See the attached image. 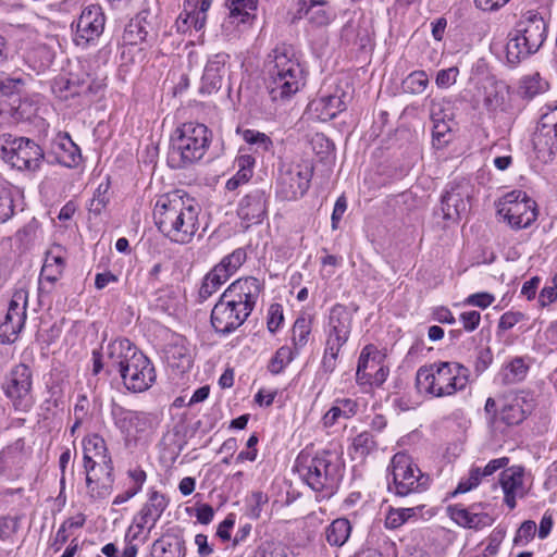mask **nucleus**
Here are the masks:
<instances>
[{"label":"nucleus","instance_id":"obj_1","mask_svg":"<svg viewBox=\"0 0 557 557\" xmlns=\"http://www.w3.org/2000/svg\"><path fill=\"white\" fill-rule=\"evenodd\" d=\"M200 207L178 191L161 195L153 207L158 230L171 242L189 244L199 230Z\"/></svg>","mask_w":557,"mask_h":557},{"label":"nucleus","instance_id":"obj_2","mask_svg":"<svg viewBox=\"0 0 557 557\" xmlns=\"http://www.w3.org/2000/svg\"><path fill=\"white\" fill-rule=\"evenodd\" d=\"M268 89L273 101H285L296 95L305 85L307 70L301 55L292 45L281 44L269 55Z\"/></svg>","mask_w":557,"mask_h":557},{"label":"nucleus","instance_id":"obj_3","mask_svg":"<svg viewBox=\"0 0 557 557\" xmlns=\"http://www.w3.org/2000/svg\"><path fill=\"white\" fill-rule=\"evenodd\" d=\"M295 468L302 481L321 498H330L338 490L344 475V461L338 453L322 450L315 455L301 451Z\"/></svg>","mask_w":557,"mask_h":557},{"label":"nucleus","instance_id":"obj_4","mask_svg":"<svg viewBox=\"0 0 557 557\" xmlns=\"http://www.w3.org/2000/svg\"><path fill=\"white\" fill-rule=\"evenodd\" d=\"M547 35L548 23L540 12L529 10L522 13L508 35L506 45L508 62L517 64L537 52Z\"/></svg>","mask_w":557,"mask_h":557},{"label":"nucleus","instance_id":"obj_5","mask_svg":"<svg viewBox=\"0 0 557 557\" xmlns=\"http://www.w3.org/2000/svg\"><path fill=\"white\" fill-rule=\"evenodd\" d=\"M469 382V369L458 362L440 361L420 367L416 385L421 393L445 397L463 391Z\"/></svg>","mask_w":557,"mask_h":557},{"label":"nucleus","instance_id":"obj_6","mask_svg":"<svg viewBox=\"0 0 557 557\" xmlns=\"http://www.w3.org/2000/svg\"><path fill=\"white\" fill-rule=\"evenodd\" d=\"M211 133L205 124L188 122L176 129L168 154L173 169H183L199 161L209 148Z\"/></svg>","mask_w":557,"mask_h":557},{"label":"nucleus","instance_id":"obj_7","mask_svg":"<svg viewBox=\"0 0 557 557\" xmlns=\"http://www.w3.org/2000/svg\"><path fill=\"white\" fill-rule=\"evenodd\" d=\"M387 490L398 497L422 493L431 485V476L422 472L413 459L405 454L397 453L387 467Z\"/></svg>","mask_w":557,"mask_h":557},{"label":"nucleus","instance_id":"obj_8","mask_svg":"<svg viewBox=\"0 0 557 557\" xmlns=\"http://www.w3.org/2000/svg\"><path fill=\"white\" fill-rule=\"evenodd\" d=\"M352 318L346 307L335 305L330 312L324 355L321 367L325 373H332L337 363L338 354L347 343L351 332Z\"/></svg>","mask_w":557,"mask_h":557},{"label":"nucleus","instance_id":"obj_9","mask_svg":"<svg viewBox=\"0 0 557 557\" xmlns=\"http://www.w3.org/2000/svg\"><path fill=\"white\" fill-rule=\"evenodd\" d=\"M0 157L17 170L36 171L45 159V153L42 148L29 138L2 134Z\"/></svg>","mask_w":557,"mask_h":557},{"label":"nucleus","instance_id":"obj_10","mask_svg":"<svg viewBox=\"0 0 557 557\" xmlns=\"http://www.w3.org/2000/svg\"><path fill=\"white\" fill-rule=\"evenodd\" d=\"M313 165L308 160L282 162L277 177V195L285 200L301 198L309 189Z\"/></svg>","mask_w":557,"mask_h":557},{"label":"nucleus","instance_id":"obj_11","mask_svg":"<svg viewBox=\"0 0 557 557\" xmlns=\"http://www.w3.org/2000/svg\"><path fill=\"white\" fill-rule=\"evenodd\" d=\"M138 351L139 349L127 338L111 341L99 350L92 351V374L98 375L102 370H106L108 375L113 372L120 374Z\"/></svg>","mask_w":557,"mask_h":557},{"label":"nucleus","instance_id":"obj_12","mask_svg":"<svg viewBox=\"0 0 557 557\" xmlns=\"http://www.w3.org/2000/svg\"><path fill=\"white\" fill-rule=\"evenodd\" d=\"M497 213L515 230L529 227L537 216L535 201L521 190L505 195Z\"/></svg>","mask_w":557,"mask_h":557},{"label":"nucleus","instance_id":"obj_13","mask_svg":"<svg viewBox=\"0 0 557 557\" xmlns=\"http://www.w3.org/2000/svg\"><path fill=\"white\" fill-rule=\"evenodd\" d=\"M33 373L28 366L16 364L7 376L4 393L17 411L27 412L35 400L32 392Z\"/></svg>","mask_w":557,"mask_h":557},{"label":"nucleus","instance_id":"obj_14","mask_svg":"<svg viewBox=\"0 0 557 557\" xmlns=\"http://www.w3.org/2000/svg\"><path fill=\"white\" fill-rule=\"evenodd\" d=\"M106 16L101 7L91 4L83 9L81 15L71 24L73 42L86 49L100 38L104 30Z\"/></svg>","mask_w":557,"mask_h":557},{"label":"nucleus","instance_id":"obj_15","mask_svg":"<svg viewBox=\"0 0 557 557\" xmlns=\"http://www.w3.org/2000/svg\"><path fill=\"white\" fill-rule=\"evenodd\" d=\"M134 356L123 368L120 376L126 389L133 393H143L153 385L157 373L151 360L140 350Z\"/></svg>","mask_w":557,"mask_h":557},{"label":"nucleus","instance_id":"obj_16","mask_svg":"<svg viewBox=\"0 0 557 557\" xmlns=\"http://www.w3.org/2000/svg\"><path fill=\"white\" fill-rule=\"evenodd\" d=\"M28 294L24 289L16 290L8 307L3 322L0 323V342L2 344L13 343L24 327L26 321Z\"/></svg>","mask_w":557,"mask_h":557},{"label":"nucleus","instance_id":"obj_17","mask_svg":"<svg viewBox=\"0 0 557 557\" xmlns=\"http://www.w3.org/2000/svg\"><path fill=\"white\" fill-rule=\"evenodd\" d=\"M249 315L248 311L222 294L211 311V324L216 333L228 335L242 326Z\"/></svg>","mask_w":557,"mask_h":557},{"label":"nucleus","instance_id":"obj_18","mask_svg":"<svg viewBox=\"0 0 557 557\" xmlns=\"http://www.w3.org/2000/svg\"><path fill=\"white\" fill-rule=\"evenodd\" d=\"M471 197V186L468 181L461 180L448 184L441 199L443 218L457 222L468 211Z\"/></svg>","mask_w":557,"mask_h":557},{"label":"nucleus","instance_id":"obj_19","mask_svg":"<svg viewBox=\"0 0 557 557\" xmlns=\"http://www.w3.org/2000/svg\"><path fill=\"white\" fill-rule=\"evenodd\" d=\"M263 289V282L253 276H245L234 281L223 295L251 314Z\"/></svg>","mask_w":557,"mask_h":557},{"label":"nucleus","instance_id":"obj_20","mask_svg":"<svg viewBox=\"0 0 557 557\" xmlns=\"http://www.w3.org/2000/svg\"><path fill=\"white\" fill-rule=\"evenodd\" d=\"M83 462L85 474L97 470L113 472V462L103 437L92 434L83 441Z\"/></svg>","mask_w":557,"mask_h":557},{"label":"nucleus","instance_id":"obj_21","mask_svg":"<svg viewBox=\"0 0 557 557\" xmlns=\"http://www.w3.org/2000/svg\"><path fill=\"white\" fill-rule=\"evenodd\" d=\"M111 414L116 428L127 438H137L151 428L150 414L144 411H134L120 405H113Z\"/></svg>","mask_w":557,"mask_h":557},{"label":"nucleus","instance_id":"obj_22","mask_svg":"<svg viewBox=\"0 0 557 557\" xmlns=\"http://www.w3.org/2000/svg\"><path fill=\"white\" fill-rule=\"evenodd\" d=\"M269 195L262 189L247 194L239 202L237 214L249 224H259L267 216Z\"/></svg>","mask_w":557,"mask_h":557},{"label":"nucleus","instance_id":"obj_23","mask_svg":"<svg viewBox=\"0 0 557 557\" xmlns=\"http://www.w3.org/2000/svg\"><path fill=\"white\" fill-rule=\"evenodd\" d=\"M524 472L522 467H510L500 473L499 483L504 492V503L513 509L517 505L516 499L522 498L527 494L523 483Z\"/></svg>","mask_w":557,"mask_h":557},{"label":"nucleus","instance_id":"obj_24","mask_svg":"<svg viewBox=\"0 0 557 557\" xmlns=\"http://www.w3.org/2000/svg\"><path fill=\"white\" fill-rule=\"evenodd\" d=\"M228 60L226 53H216L209 58L201 77L200 91L206 94L216 92L223 84Z\"/></svg>","mask_w":557,"mask_h":557},{"label":"nucleus","instance_id":"obj_25","mask_svg":"<svg viewBox=\"0 0 557 557\" xmlns=\"http://www.w3.org/2000/svg\"><path fill=\"white\" fill-rule=\"evenodd\" d=\"M54 50L51 47V37L45 41L33 44L25 52L24 60L37 73L48 70L54 60Z\"/></svg>","mask_w":557,"mask_h":557},{"label":"nucleus","instance_id":"obj_26","mask_svg":"<svg viewBox=\"0 0 557 557\" xmlns=\"http://www.w3.org/2000/svg\"><path fill=\"white\" fill-rule=\"evenodd\" d=\"M25 460V441L24 438H17L0 451V476L16 473L22 469Z\"/></svg>","mask_w":557,"mask_h":557},{"label":"nucleus","instance_id":"obj_27","mask_svg":"<svg viewBox=\"0 0 557 557\" xmlns=\"http://www.w3.org/2000/svg\"><path fill=\"white\" fill-rule=\"evenodd\" d=\"M475 505L466 508L461 505L448 507L450 518L459 525L469 529H482L493 523V518L486 512L474 511Z\"/></svg>","mask_w":557,"mask_h":557},{"label":"nucleus","instance_id":"obj_28","mask_svg":"<svg viewBox=\"0 0 557 557\" xmlns=\"http://www.w3.org/2000/svg\"><path fill=\"white\" fill-rule=\"evenodd\" d=\"M165 357L170 367L182 372L189 369L193 363V356L188 341L181 335L172 336L165 349Z\"/></svg>","mask_w":557,"mask_h":557},{"label":"nucleus","instance_id":"obj_29","mask_svg":"<svg viewBox=\"0 0 557 557\" xmlns=\"http://www.w3.org/2000/svg\"><path fill=\"white\" fill-rule=\"evenodd\" d=\"M532 408L533 400H528L527 394L520 392L508 404L504 405L500 411V420L507 425L519 424L531 413Z\"/></svg>","mask_w":557,"mask_h":557},{"label":"nucleus","instance_id":"obj_30","mask_svg":"<svg viewBox=\"0 0 557 557\" xmlns=\"http://www.w3.org/2000/svg\"><path fill=\"white\" fill-rule=\"evenodd\" d=\"M479 95L488 112L504 111L508 87L503 82L488 81L479 88Z\"/></svg>","mask_w":557,"mask_h":557},{"label":"nucleus","instance_id":"obj_31","mask_svg":"<svg viewBox=\"0 0 557 557\" xmlns=\"http://www.w3.org/2000/svg\"><path fill=\"white\" fill-rule=\"evenodd\" d=\"M54 161L66 168H75L82 160L78 146L65 134L53 143Z\"/></svg>","mask_w":557,"mask_h":557},{"label":"nucleus","instance_id":"obj_32","mask_svg":"<svg viewBox=\"0 0 557 557\" xmlns=\"http://www.w3.org/2000/svg\"><path fill=\"white\" fill-rule=\"evenodd\" d=\"M383 361V357L372 345H367L359 356L356 381L359 385H366L371 381L372 373Z\"/></svg>","mask_w":557,"mask_h":557},{"label":"nucleus","instance_id":"obj_33","mask_svg":"<svg viewBox=\"0 0 557 557\" xmlns=\"http://www.w3.org/2000/svg\"><path fill=\"white\" fill-rule=\"evenodd\" d=\"M533 145L539 153L547 154L548 157L555 154L557 151V127H553L552 123L541 116L533 136Z\"/></svg>","mask_w":557,"mask_h":557},{"label":"nucleus","instance_id":"obj_34","mask_svg":"<svg viewBox=\"0 0 557 557\" xmlns=\"http://www.w3.org/2000/svg\"><path fill=\"white\" fill-rule=\"evenodd\" d=\"M64 267V258L61 255H55L52 250H49L40 271L39 289L41 292H50V288H47L46 284H54L61 277Z\"/></svg>","mask_w":557,"mask_h":557},{"label":"nucleus","instance_id":"obj_35","mask_svg":"<svg viewBox=\"0 0 557 557\" xmlns=\"http://www.w3.org/2000/svg\"><path fill=\"white\" fill-rule=\"evenodd\" d=\"M185 541L178 535H163L151 545L152 557H185Z\"/></svg>","mask_w":557,"mask_h":557},{"label":"nucleus","instance_id":"obj_36","mask_svg":"<svg viewBox=\"0 0 557 557\" xmlns=\"http://www.w3.org/2000/svg\"><path fill=\"white\" fill-rule=\"evenodd\" d=\"M311 110L321 121H330L345 110V103L338 95H326L314 99L310 103Z\"/></svg>","mask_w":557,"mask_h":557},{"label":"nucleus","instance_id":"obj_37","mask_svg":"<svg viewBox=\"0 0 557 557\" xmlns=\"http://www.w3.org/2000/svg\"><path fill=\"white\" fill-rule=\"evenodd\" d=\"M168 505L169 499L164 494H161L158 491H150L148 493V499L143 505L138 513L150 522L149 531H152V529L156 527L158 520L161 518Z\"/></svg>","mask_w":557,"mask_h":557},{"label":"nucleus","instance_id":"obj_38","mask_svg":"<svg viewBox=\"0 0 557 557\" xmlns=\"http://www.w3.org/2000/svg\"><path fill=\"white\" fill-rule=\"evenodd\" d=\"M327 0H300L298 12L308 16L311 24L325 26L332 20V14L325 9Z\"/></svg>","mask_w":557,"mask_h":557},{"label":"nucleus","instance_id":"obj_39","mask_svg":"<svg viewBox=\"0 0 557 557\" xmlns=\"http://www.w3.org/2000/svg\"><path fill=\"white\" fill-rule=\"evenodd\" d=\"M113 482V472H103V476L90 472L86 474L87 493L94 499H104L112 493Z\"/></svg>","mask_w":557,"mask_h":557},{"label":"nucleus","instance_id":"obj_40","mask_svg":"<svg viewBox=\"0 0 557 557\" xmlns=\"http://www.w3.org/2000/svg\"><path fill=\"white\" fill-rule=\"evenodd\" d=\"M351 529L352 528L348 519L337 518L325 528V541L333 547H342L348 541Z\"/></svg>","mask_w":557,"mask_h":557},{"label":"nucleus","instance_id":"obj_41","mask_svg":"<svg viewBox=\"0 0 557 557\" xmlns=\"http://www.w3.org/2000/svg\"><path fill=\"white\" fill-rule=\"evenodd\" d=\"M231 23H248L257 10V0H226Z\"/></svg>","mask_w":557,"mask_h":557},{"label":"nucleus","instance_id":"obj_42","mask_svg":"<svg viewBox=\"0 0 557 557\" xmlns=\"http://www.w3.org/2000/svg\"><path fill=\"white\" fill-rule=\"evenodd\" d=\"M529 364L523 357H515L510 362L503 367L499 372V379L503 385L517 384L523 381L528 374Z\"/></svg>","mask_w":557,"mask_h":557},{"label":"nucleus","instance_id":"obj_43","mask_svg":"<svg viewBox=\"0 0 557 557\" xmlns=\"http://www.w3.org/2000/svg\"><path fill=\"white\" fill-rule=\"evenodd\" d=\"M147 35L148 30L146 18L137 15L125 25L122 41L123 45H138L146 39Z\"/></svg>","mask_w":557,"mask_h":557},{"label":"nucleus","instance_id":"obj_44","mask_svg":"<svg viewBox=\"0 0 557 557\" xmlns=\"http://www.w3.org/2000/svg\"><path fill=\"white\" fill-rule=\"evenodd\" d=\"M21 530V517L12 515L0 516V543L12 546L16 543Z\"/></svg>","mask_w":557,"mask_h":557},{"label":"nucleus","instance_id":"obj_45","mask_svg":"<svg viewBox=\"0 0 557 557\" xmlns=\"http://www.w3.org/2000/svg\"><path fill=\"white\" fill-rule=\"evenodd\" d=\"M247 253L244 248H237L232 253L225 256L215 267V272L224 275L228 280L244 264Z\"/></svg>","mask_w":557,"mask_h":557},{"label":"nucleus","instance_id":"obj_46","mask_svg":"<svg viewBox=\"0 0 557 557\" xmlns=\"http://www.w3.org/2000/svg\"><path fill=\"white\" fill-rule=\"evenodd\" d=\"M293 344L296 352L302 348L309 339L311 333V320L305 315H300L296 319L293 325Z\"/></svg>","mask_w":557,"mask_h":557},{"label":"nucleus","instance_id":"obj_47","mask_svg":"<svg viewBox=\"0 0 557 557\" xmlns=\"http://www.w3.org/2000/svg\"><path fill=\"white\" fill-rule=\"evenodd\" d=\"M227 280L224 275L215 272L213 268L209 273L203 277L202 284L199 289V299L200 301L207 300L210 296H212Z\"/></svg>","mask_w":557,"mask_h":557},{"label":"nucleus","instance_id":"obj_48","mask_svg":"<svg viewBox=\"0 0 557 557\" xmlns=\"http://www.w3.org/2000/svg\"><path fill=\"white\" fill-rule=\"evenodd\" d=\"M14 122L28 121L36 115L37 107L28 99H16L8 110Z\"/></svg>","mask_w":557,"mask_h":557},{"label":"nucleus","instance_id":"obj_49","mask_svg":"<svg viewBox=\"0 0 557 557\" xmlns=\"http://www.w3.org/2000/svg\"><path fill=\"white\" fill-rule=\"evenodd\" d=\"M421 507L396 508L391 509L385 519V525L388 529H397L411 518L417 517Z\"/></svg>","mask_w":557,"mask_h":557},{"label":"nucleus","instance_id":"obj_50","mask_svg":"<svg viewBox=\"0 0 557 557\" xmlns=\"http://www.w3.org/2000/svg\"><path fill=\"white\" fill-rule=\"evenodd\" d=\"M548 87L546 81L542 79L539 74L527 76L522 79L520 85V92L525 98H533L539 94L544 92Z\"/></svg>","mask_w":557,"mask_h":557},{"label":"nucleus","instance_id":"obj_51","mask_svg":"<svg viewBox=\"0 0 557 557\" xmlns=\"http://www.w3.org/2000/svg\"><path fill=\"white\" fill-rule=\"evenodd\" d=\"M196 7H186L185 5V17H183V14L180 15L177 20V28L178 30L185 32V28L183 26L193 25L196 30H200L203 28L207 20V15L205 13H201L200 11H196Z\"/></svg>","mask_w":557,"mask_h":557},{"label":"nucleus","instance_id":"obj_52","mask_svg":"<svg viewBox=\"0 0 557 557\" xmlns=\"http://www.w3.org/2000/svg\"><path fill=\"white\" fill-rule=\"evenodd\" d=\"M294 356V351L290 347L282 346L270 360L268 366L269 371L272 374L281 373L285 367L293 361Z\"/></svg>","mask_w":557,"mask_h":557},{"label":"nucleus","instance_id":"obj_53","mask_svg":"<svg viewBox=\"0 0 557 557\" xmlns=\"http://www.w3.org/2000/svg\"><path fill=\"white\" fill-rule=\"evenodd\" d=\"M242 135L247 144L256 146L257 151H270L273 148L272 139L264 133L245 129Z\"/></svg>","mask_w":557,"mask_h":557},{"label":"nucleus","instance_id":"obj_54","mask_svg":"<svg viewBox=\"0 0 557 557\" xmlns=\"http://www.w3.org/2000/svg\"><path fill=\"white\" fill-rule=\"evenodd\" d=\"M429 84V77L424 71L410 73L403 82L404 89L411 94H422Z\"/></svg>","mask_w":557,"mask_h":557},{"label":"nucleus","instance_id":"obj_55","mask_svg":"<svg viewBox=\"0 0 557 557\" xmlns=\"http://www.w3.org/2000/svg\"><path fill=\"white\" fill-rule=\"evenodd\" d=\"M109 185L100 184L98 188L95 190L92 198L89 201L88 210L90 213L95 215H99L106 209L109 197L107 195Z\"/></svg>","mask_w":557,"mask_h":557},{"label":"nucleus","instance_id":"obj_56","mask_svg":"<svg viewBox=\"0 0 557 557\" xmlns=\"http://www.w3.org/2000/svg\"><path fill=\"white\" fill-rule=\"evenodd\" d=\"M352 447L360 457H366L376 448V442L370 432L364 431L354 438Z\"/></svg>","mask_w":557,"mask_h":557},{"label":"nucleus","instance_id":"obj_57","mask_svg":"<svg viewBox=\"0 0 557 557\" xmlns=\"http://www.w3.org/2000/svg\"><path fill=\"white\" fill-rule=\"evenodd\" d=\"M482 479L483 476L481 473V468H472L469 472V475L460 480L453 495L462 494L471 491L481 483Z\"/></svg>","mask_w":557,"mask_h":557},{"label":"nucleus","instance_id":"obj_58","mask_svg":"<svg viewBox=\"0 0 557 557\" xmlns=\"http://www.w3.org/2000/svg\"><path fill=\"white\" fill-rule=\"evenodd\" d=\"M63 88L70 92L71 97L94 92L89 81H79L73 76L66 79Z\"/></svg>","mask_w":557,"mask_h":557},{"label":"nucleus","instance_id":"obj_59","mask_svg":"<svg viewBox=\"0 0 557 557\" xmlns=\"http://www.w3.org/2000/svg\"><path fill=\"white\" fill-rule=\"evenodd\" d=\"M150 522L144 518L138 512L134 516L133 522L129 525L126 534H125V541H136L139 540L140 534L145 529L149 530ZM151 531H148L150 533Z\"/></svg>","mask_w":557,"mask_h":557},{"label":"nucleus","instance_id":"obj_60","mask_svg":"<svg viewBox=\"0 0 557 557\" xmlns=\"http://www.w3.org/2000/svg\"><path fill=\"white\" fill-rule=\"evenodd\" d=\"M536 532V524L532 520L524 521L518 529L513 542L516 545H524L531 541Z\"/></svg>","mask_w":557,"mask_h":557},{"label":"nucleus","instance_id":"obj_61","mask_svg":"<svg viewBox=\"0 0 557 557\" xmlns=\"http://www.w3.org/2000/svg\"><path fill=\"white\" fill-rule=\"evenodd\" d=\"M14 209L13 196L8 191L0 193V224L5 223L14 215Z\"/></svg>","mask_w":557,"mask_h":557},{"label":"nucleus","instance_id":"obj_62","mask_svg":"<svg viewBox=\"0 0 557 557\" xmlns=\"http://www.w3.org/2000/svg\"><path fill=\"white\" fill-rule=\"evenodd\" d=\"M284 321L283 307L281 304H272L268 310V330L275 333Z\"/></svg>","mask_w":557,"mask_h":557},{"label":"nucleus","instance_id":"obj_63","mask_svg":"<svg viewBox=\"0 0 557 557\" xmlns=\"http://www.w3.org/2000/svg\"><path fill=\"white\" fill-rule=\"evenodd\" d=\"M493 354L488 347H481L476 351L474 370L478 375L482 374L492 363Z\"/></svg>","mask_w":557,"mask_h":557},{"label":"nucleus","instance_id":"obj_64","mask_svg":"<svg viewBox=\"0 0 557 557\" xmlns=\"http://www.w3.org/2000/svg\"><path fill=\"white\" fill-rule=\"evenodd\" d=\"M494 300H495L494 295L483 292V293H475V294L469 295L466 298L465 304L474 306V307H479L481 309H485V308L490 307L494 302Z\"/></svg>","mask_w":557,"mask_h":557}]
</instances>
